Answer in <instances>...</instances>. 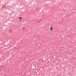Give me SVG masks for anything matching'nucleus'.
Here are the masks:
<instances>
[{"label": "nucleus", "mask_w": 76, "mask_h": 76, "mask_svg": "<svg viewBox=\"0 0 76 76\" xmlns=\"http://www.w3.org/2000/svg\"><path fill=\"white\" fill-rule=\"evenodd\" d=\"M20 20V22H21V20Z\"/></svg>", "instance_id": "nucleus-3"}, {"label": "nucleus", "mask_w": 76, "mask_h": 76, "mask_svg": "<svg viewBox=\"0 0 76 76\" xmlns=\"http://www.w3.org/2000/svg\"><path fill=\"white\" fill-rule=\"evenodd\" d=\"M50 30L52 31V30H53V29H53V27H50Z\"/></svg>", "instance_id": "nucleus-1"}, {"label": "nucleus", "mask_w": 76, "mask_h": 76, "mask_svg": "<svg viewBox=\"0 0 76 76\" xmlns=\"http://www.w3.org/2000/svg\"><path fill=\"white\" fill-rule=\"evenodd\" d=\"M19 19H22V18L21 17H20Z\"/></svg>", "instance_id": "nucleus-2"}, {"label": "nucleus", "mask_w": 76, "mask_h": 76, "mask_svg": "<svg viewBox=\"0 0 76 76\" xmlns=\"http://www.w3.org/2000/svg\"><path fill=\"white\" fill-rule=\"evenodd\" d=\"M10 31H11V30H10Z\"/></svg>", "instance_id": "nucleus-4"}]
</instances>
